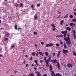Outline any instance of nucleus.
Masks as SVG:
<instances>
[{"label": "nucleus", "mask_w": 76, "mask_h": 76, "mask_svg": "<svg viewBox=\"0 0 76 76\" xmlns=\"http://www.w3.org/2000/svg\"><path fill=\"white\" fill-rule=\"evenodd\" d=\"M66 33H64V40L65 41H66V42L67 43L69 44H71V42H70V37H69V34H67L68 37H66Z\"/></svg>", "instance_id": "nucleus-1"}, {"label": "nucleus", "mask_w": 76, "mask_h": 76, "mask_svg": "<svg viewBox=\"0 0 76 76\" xmlns=\"http://www.w3.org/2000/svg\"><path fill=\"white\" fill-rule=\"evenodd\" d=\"M54 44L53 43H50L49 44H47L46 45V47H52V45H53Z\"/></svg>", "instance_id": "nucleus-2"}, {"label": "nucleus", "mask_w": 76, "mask_h": 76, "mask_svg": "<svg viewBox=\"0 0 76 76\" xmlns=\"http://www.w3.org/2000/svg\"><path fill=\"white\" fill-rule=\"evenodd\" d=\"M64 54L66 56H67V52H68V50H66L64 49L62 51Z\"/></svg>", "instance_id": "nucleus-3"}, {"label": "nucleus", "mask_w": 76, "mask_h": 76, "mask_svg": "<svg viewBox=\"0 0 76 76\" xmlns=\"http://www.w3.org/2000/svg\"><path fill=\"white\" fill-rule=\"evenodd\" d=\"M36 74H37L36 76H41V74L40 72H39L38 71H36L35 72Z\"/></svg>", "instance_id": "nucleus-4"}, {"label": "nucleus", "mask_w": 76, "mask_h": 76, "mask_svg": "<svg viewBox=\"0 0 76 76\" xmlns=\"http://www.w3.org/2000/svg\"><path fill=\"white\" fill-rule=\"evenodd\" d=\"M57 67L58 68V70L60 69V65L59 63H58L57 64Z\"/></svg>", "instance_id": "nucleus-5"}, {"label": "nucleus", "mask_w": 76, "mask_h": 76, "mask_svg": "<svg viewBox=\"0 0 76 76\" xmlns=\"http://www.w3.org/2000/svg\"><path fill=\"white\" fill-rule=\"evenodd\" d=\"M51 61V62L52 63H57V61L56 60H53V59H52L51 61Z\"/></svg>", "instance_id": "nucleus-6"}, {"label": "nucleus", "mask_w": 76, "mask_h": 76, "mask_svg": "<svg viewBox=\"0 0 76 76\" xmlns=\"http://www.w3.org/2000/svg\"><path fill=\"white\" fill-rule=\"evenodd\" d=\"M66 67H72V64H69L67 65Z\"/></svg>", "instance_id": "nucleus-7"}, {"label": "nucleus", "mask_w": 76, "mask_h": 76, "mask_svg": "<svg viewBox=\"0 0 76 76\" xmlns=\"http://www.w3.org/2000/svg\"><path fill=\"white\" fill-rule=\"evenodd\" d=\"M63 37V35L62 34H61V35H57L56 36V37L57 38H58L59 37Z\"/></svg>", "instance_id": "nucleus-8"}, {"label": "nucleus", "mask_w": 76, "mask_h": 76, "mask_svg": "<svg viewBox=\"0 0 76 76\" xmlns=\"http://www.w3.org/2000/svg\"><path fill=\"white\" fill-rule=\"evenodd\" d=\"M51 76H53L55 75V73H54V72L53 71H51Z\"/></svg>", "instance_id": "nucleus-9"}, {"label": "nucleus", "mask_w": 76, "mask_h": 76, "mask_svg": "<svg viewBox=\"0 0 76 76\" xmlns=\"http://www.w3.org/2000/svg\"><path fill=\"white\" fill-rule=\"evenodd\" d=\"M64 47L65 48H67V45H66V43H65V42H64Z\"/></svg>", "instance_id": "nucleus-10"}, {"label": "nucleus", "mask_w": 76, "mask_h": 76, "mask_svg": "<svg viewBox=\"0 0 76 76\" xmlns=\"http://www.w3.org/2000/svg\"><path fill=\"white\" fill-rule=\"evenodd\" d=\"M60 51H59L58 52V54L57 55V57H59V56H60Z\"/></svg>", "instance_id": "nucleus-11"}, {"label": "nucleus", "mask_w": 76, "mask_h": 76, "mask_svg": "<svg viewBox=\"0 0 76 76\" xmlns=\"http://www.w3.org/2000/svg\"><path fill=\"white\" fill-rule=\"evenodd\" d=\"M51 57H49L47 60V62H48V63H49V62H50V60H51Z\"/></svg>", "instance_id": "nucleus-12"}, {"label": "nucleus", "mask_w": 76, "mask_h": 76, "mask_svg": "<svg viewBox=\"0 0 76 76\" xmlns=\"http://www.w3.org/2000/svg\"><path fill=\"white\" fill-rule=\"evenodd\" d=\"M10 35V33H8L7 32H6L5 33V36L6 37L7 36V37H8V35Z\"/></svg>", "instance_id": "nucleus-13"}, {"label": "nucleus", "mask_w": 76, "mask_h": 76, "mask_svg": "<svg viewBox=\"0 0 76 76\" xmlns=\"http://www.w3.org/2000/svg\"><path fill=\"white\" fill-rule=\"evenodd\" d=\"M39 54L40 55H41L42 56H44V54L43 53L39 51Z\"/></svg>", "instance_id": "nucleus-14"}, {"label": "nucleus", "mask_w": 76, "mask_h": 76, "mask_svg": "<svg viewBox=\"0 0 76 76\" xmlns=\"http://www.w3.org/2000/svg\"><path fill=\"white\" fill-rule=\"evenodd\" d=\"M45 55H46V57H50L49 56H48V53H47V52H45Z\"/></svg>", "instance_id": "nucleus-15"}, {"label": "nucleus", "mask_w": 76, "mask_h": 76, "mask_svg": "<svg viewBox=\"0 0 76 76\" xmlns=\"http://www.w3.org/2000/svg\"><path fill=\"white\" fill-rule=\"evenodd\" d=\"M64 22V20H61L60 21V25H63V24H64V23H63Z\"/></svg>", "instance_id": "nucleus-16"}, {"label": "nucleus", "mask_w": 76, "mask_h": 76, "mask_svg": "<svg viewBox=\"0 0 76 76\" xmlns=\"http://www.w3.org/2000/svg\"><path fill=\"white\" fill-rule=\"evenodd\" d=\"M45 63H46V67H49V65H48V63H49V62H45Z\"/></svg>", "instance_id": "nucleus-17"}, {"label": "nucleus", "mask_w": 76, "mask_h": 76, "mask_svg": "<svg viewBox=\"0 0 76 76\" xmlns=\"http://www.w3.org/2000/svg\"><path fill=\"white\" fill-rule=\"evenodd\" d=\"M44 60H45V63L47 62V59L46 58V57H45L44 58Z\"/></svg>", "instance_id": "nucleus-18"}, {"label": "nucleus", "mask_w": 76, "mask_h": 76, "mask_svg": "<svg viewBox=\"0 0 76 76\" xmlns=\"http://www.w3.org/2000/svg\"><path fill=\"white\" fill-rule=\"evenodd\" d=\"M30 76H34V74L33 73H30Z\"/></svg>", "instance_id": "nucleus-19"}, {"label": "nucleus", "mask_w": 76, "mask_h": 76, "mask_svg": "<svg viewBox=\"0 0 76 76\" xmlns=\"http://www.w3.org/2000/svg\"><path fill=\"white\" fill-rule=\"evenodd\" d=\"M31 55L33 56H35V52H33L32 53Z\"/></svg>", "instance_id": "nucleus-20"}, {"label": "nucleus", "mask_w": 76, "mask_h": 76, "mask_svg": "<svg viewBox=\"0 0 76 76\" xmlns=\"http://www.w3.org/2000/svg\"><path fill=\"white\" fill-rule=\"evenodd\" d=\"M51 25L53 28H55V27H56V26H54V24H51Z\"/></svg>", "instance_id": "nucleus-21"}, {"label": "nucleus", "mask_w": 76, "mask_h": 76, "mask_svg": "<svg viewBox=\"0 0 76 76\" xmlns=\"http://www.w3.org/2000/svg\"><path fill=\"white\" fill-rule=\"evenodd\" d=\"M23 6V3H20V7H22Z\"/></svg>", "instance_id": "nucleus-22"}, {"label": "nucleus", "mask_w": 76, "mask_h": 76, "mask_svg": "<svg viewBox=\"0 0 76 76\" xmlns=\"http://www.w3.org/2000/svg\"><path fill=\"white\" fill-rule=\"evenodd\" d=\"M50 70H53V67L51 65L50 66Z\"/></svg>", "instance_id": "nucleus-23"}, {"label": "nucleus", "mask_w": 76, "mask_h": 76, "mask_svg": "<svg viewBox=\"0 0 76 76\" xmlns=\"http://www.w3.org/2000/svg\"><path fill=\"white\" fill-rule=\"evenodd\" d=\"M34 18L36 19H38V16L37 15H35L34 16Z\"/></svg>", "instance_id": "nucleus-24"}, {"label": "nucleus", "mask_w": 76, "mask_h": 76, "mask_svg": "<svg viewBox=\"0 0 76 76\" xmlns=\"http://www.w3.org/2000/svg\"><path fill=\"white\" fill-rule=\"evenodd\" d=\"M68 15H69V14H67V15H66L64 17V18H67L68 17Z\"/></svg>", "instance_id": "nucleus-25"}, {"label": "nucleus", "mask_w": 76, "mask_h": 76, "mask_svg": "<svg viewBox=\"0 0 76 76\" xmlns=\"http://www.w3.org/2000/svg\"><path fill=\"white\" fill-rule=\"evenodd\" d=\"M72 53L73 55H74V56H76V53H75L74 51H72Z\"/></svg>", "instance_id": "nucleus-26"}, {"label": "nucleus", "mask_w": 76, "mask_h": 76, "mask_svg": "<svg viewBox=\"0 0 76 76\" xmlns=\"http://www.w3.org/2000/svg\"><path fill=\"white\" fill-rule=\"evenodd\" d=\"M6 1H4V2H3V4H4V5H6Z\"/></svg>", "instance_id": "nucleus-27"}, {"label": "nucleus", "mask_w": 76, "mask_h": 76, "mask_svg": "<svg viewBox=\"0 0 76 76\" xmlns=\"http://www.w3.org/2000/svg\"><path fill=\"white\" fill-rule=\"evenodd\" d=\"M15 29L17 30L18 29V28H17V26L16 25H15L14 26Z\"/></svg>", "instance_id": "nucleus-28"}, {"label": "nucleus", "mask_w": 76, "mask_h": 76, "mask_svg": "<svg viewBox=\"0 0 76 76\" xmlns=\"http://www.w3.org/2000/svg\"><path fill=\"white\" fill-rule=\"evenodd\" d=\"M67 29L68 31H71V28H70V27H67Z\"/></svg>", "instance_id": "nucleus-29"}, {"label": "nucleus", "mask_w": 76, "mask_h": 76, "mask_svg": "<svg viewBox=\"0 0 76 76\" xmlns=\"http://www.w3.org/2000/svg\"><path fill=\"white\" fill-rule=\"evenodd\" d=\"M8 39H9L8 38H4V41H7V40H8Z\"/></svg>", "instance_id": "nucleus-30"}, {"label": "nucleus", "mask_w": 76, "mask_h": 76, "mask_svg": "<svg viewBox=\"0 0 76 76\" xmlns=\"http://www.w3.org/2000/svg\"><path fill=\"white\" fill-rule=\"evenodd\" d=\"M73 33H74V35H76V32L75 31V30H73Z\"/></svg>", "instance_id": "nucleus-31"}, {"label": "nucleus", "mask_w": 76, "mask_h": 76, "mask_svg": "<svg viewBox=\"0 0 76 76\" xmlns=\"http://www.w3.org/2000/svg\"><path fill=\"white\" fill-rule=\"evenodd\" d=\"M56 74V75H57V76H60V73H57Z\"/></svg>", "instance_id": "nucleus-32"}, {"label": "nucleus", "mask_w": 76, "mask_h": 76, "mask_svg": "<svg viewBox=\"0 0 76 76\" xmlns=\"http://www.w3.org/2000/svg\"><path fill=\"white\" fill-rule=\"evenodd\" d=\"M34 62L35 63H36V64H37V63H38V61H37V60H35Z\"/></svg>", "instance_id": "nucleus-33"}, {"label": "nucleus", "mask_w": 76, "mask_h": 76, "mask_svg": "<svg viewBox=\"0 0 76 76\" xmlns=\"http://www.w3.org/2000/svg\"><path fill=\"white\" fill-rule=\"evenodd\" d=\"M41 5V4H38L37 5V7H39V6H40V5Z\"/></svg>", "instance_id": "nucleus-34"}, {"label": "nucleus", "mask_w": 76, "mask_h": 76, "mask_svg": "<svg viewBox=\"0 0 76 76\" xmlns=\"http://www.w3.org/2000/svg\"><path fill=\"white\" fill-rule=\"evenodd\" d=\"M74 39H76V34H74Z\"/></svg>", "instance_id": "nucleus-35"}, {"label": "nucleus", "mask_w": 76, "mask_h": 76, "mask_svg": "<svg viewBox=\"0 0 76 76\" xmlns=\"http://www.w3.org/2000/svg\"><path fill=\"white\" fill-rule=\"evenodd\" d=\"M70 26H72L73 25V23H70Z\"/></svg>", "instance_id": "nucleus-36"}, {"label": "nucleus", "mask_w": 76, "mask_h": 76, "mask_svg": "<svg viewBox=\"0 0 76 76\" xmlns=\"http://www.w3.org/2000/svg\"><path fill=\"white\" fill-rule=\"evenodd\" d=\"M29 60L30 61H31V60H32V57H31L30 58H29Z\"/></svg>", "instance_id": "nucleus-37"}, {"label": "nucleus", "mask_w": 76, "mask_h": 76, "mask_svg": "<svg viewBox=\"0 0 76 76\" xmlns=\"http://www.w3.org/2000/svg\"><path fill=\"white\" fill-rule=\"evenodd\" d=\"M60 44H61V45H63V43L62 42H60Z\"/></svg>", "instance_id": "nucleus-38"}, {"label": "nucleus", "mask_w": 76, "mask_h": 76, "mask_svg": "<svg viewBox=\"0 0 76 76\" xmlns=\"http://www.w3.org/2000/svg\"><path fill=\"white\" fill-rule=\"evenodd\" d=\"M56 45L57 47H59V45H59V44H56Z\"/></svg>", "instance_id": "nucleus-39"}, {"label": "nucleus", "mask_w": 76, "mask_h": 76, "mask_svg": "<svg viewBox=\"0 0 76 76\" xmlns=\"http://www.w3.org/2000/svg\"><path fill=\"white\" fill-rule=\"evenodd\" d=\"M38 54H39L38 52H37V53L36 54V56H38Z\"/></svg>", "instance_id": "nucleus-40"}, {"label": "nucleus", "mask_w": 76, "mask_h": 76, "mask_svg": "<svg viewBox=\"0 0 76 76\" xmlns=\"http://www.w3.org/2000/svg\"><path fill=\"white\" fill-rule=\"evenodd\" d=\"M73 16H72V15H70L69 16V17L70 18H73Z\"/></svg>", "instance_id": "nucleus-41"}, {"label": "nucleus", "mask_w": 76, "mask_h": 76, "mask_svg": "<svg viewBox=\"0 0 76 76\" xmlns=\"http://www.w3.org/2000/svg\"><path fill=\"white\" fill-rule=\"evenodd\" d=\"M34 35H36L37 34V32H34Z\"/></svg>", "instance_id": "nucleus-42"}, {"label": "nucleus", "mask_w": 76, "mask_h": 76, "mask_svg": "<svg viewBox=\"0 0 76 76\" xmlns=\"http://www.w3.org/2000/svg\"><path fill=\"white\" fill-rule=\"evenodd\" d=\"M42 76H47V75L46 74H45L43 75Z\"/></svg>", "instance_id": "nucleus-43"}, {"label": "nucleus", "mask_w": 76, "mask_h": 76, "mask_svg": "<svg viewBox=\"0 0 76 76\" xmlns=\"http://www.w3.org/2000/svg\"><path fill=\"white\" fill-rule=\"evenodd\" d=\"M26 62V60H24L23 62V64H25Z\"/></svg>", "instance_id": "nucleus-44"}, {"label": "nucleus", "mask_w": 76, "mask_h": 76, "mask_svg": "<svg viewBox=\"0 0 76 76\" xmlns=\"http://www.w3.org/2000/svg\"><path fill=\"white\" fill-rule=\"evenodd\" d=\"M11 47L12 48H13V47H14V45H11Z\"/></svg>", "instance_id": "nucleus-45"}, {"label": "nucleus", "mask_w": 76, "mask_h": 76, "mask_svg": "<svg viewBox=\"0 0 76 76\" xmlns=\"http://www.w3.org/2000/svg\"><path fill=\"white\" fill-rule=\"evenodd\" d=\"M15 6H16V7H17V6H18V4H16L15 5Z\"/></svg>", "instance_id": "nucleus-46"}, {"label": "nucleus", "mask_w": 76, "mask_h": 76, "mask_svg": "<svg viewBox=\"0 0 76 76\" xmlns=\"http://www.w3.org/2000/svg\"><path fill=\"white\" fill-rule=\"evenodd\" d=\"M31 7H32V8H33V9L34 8V5H32L31 6Z\"/></svg>", "instance_id": "nucleus-47"}, {"label": "nucleus", "mask_w": 76, "mask_h": 76, "mask_svg": "<svg viewBox=\"0 0 76 76\" xmlns=\"http://www.w3.org/2000/svg\"><path fill=\"white\" fill-rule=\"evenodd\" d=\"M53 31H55L56 30V28H54L53 29Z\"/></svg>", "instance_id": "nucleus-48"}, {"label": "nucleus", "mask_w": 76, "mask_h": 76, "mask_svg": "<svg viewBox=\"0 0 76 76\" xmlns=\"http://www.w3.org/2000/svg\"><path fill=\"white\" fill-rule=\"evenodd\" d=\"M64 34H66V33H67V31H64Z\"/></svg>", "instance_id": "nucleus-49"}, {"label": "nucleus", "mask_w": 76, "mask_h": 76, "mask_svg": "<svg viewBox=\"0 0 76 76\" xmlns=\"http://www.w3.org/2000/svg\"><path fill=\"white\" fill-rule=\"evenodd\" d=\"M41 43L42 44V45H44V42H41Z\"/></svg>", "instance_id": "nucleus-50"}, {"label": "nucleus", "mask_w": 76, "mask_h": 76, "mask_svg": "<svg viewBox=\"0 0 76 76\" xmlns=\"http://www.w3.org/2000/svg\"><path fill=\"white\" fill-rule=\"evenodd\" d=\"M37 68H34V69L35 70V71H36V70H37Z\"/></svg>", "instance_id": "nucleus-51"}, {"label": "nucleus", "mask_w": 76, "mask_h": 76, "mask_svg": "<svg viewBox=\"0 0 76 76\" xmlns=\"http://www.w3.org/2000/svg\"><path fill=\"white\" fill-rule=\"evenodd\" d=\"M61 32L62 34H64V32L63 31H62Z\"/></svg>", "instance_id": "nucleus-52"}, {"label": "nucleus", "mask_w": 76, "mask_h": 76, "mask_svg": "<svg viewBox=\"0 0 76 76\" xmlns=\"http://www.w3.org/2000/svg\"><path fill=\"white\" fill-rule=\"evenodd\" d=\"M1 30H4V28H1Z\"/></svg>", "instance_id": "nucleus-53"}, {"label": "nucleus", "mask_w": 76, "mask_h": 76, "mask_svg": "<svg viewBox=\"0 0 76 76\" xmlns=\"http://www.w3.org/2000/svg\"><path fill=\"white\" fill-rule=\"evenodd\" d=\"M19 29H20V30H21V28H19V29H18V31H19Z\"/></svg>", "instance_id": "nucleus-54"}, {"label": "nucleus", "mask_w": 76, "mask_h": 76, "mask_svg": "<svg viewBox=\"0 0 76 76\" xmlns=\"http://www.w3.org/2000/svg\"><path fill=\"white\" fill-rule=\"evenodd\" d=\"M26 67H28V64H26Z\"/></svg>", "instance_id": "nucleus-55"}, {"label": "nucleus", "mask_w": 76, "mask_h": 76, "mask_svg": "<svg viewBox=\"0 0 76 76\" xmlns=\"http://www.w3.org/2000/svg\"><path fill=\"white\" fill-rule=\"evenodd\" d=\"M53 56H54V55H55V53H53Z\"/></svg>", "instance_id": "nucleus-56"}, {"label": "nucleus", "mask_w": 76, "mask_h": 76, "mask_svg": "<svg viewBox=\"0 0 76 76\" xmlns=\"http://www.w3.org/2000/svg\"><path fill=\"white\" fill-rule=\"evenodd\" d=\"M35 47H37V44H35Z\"/></svg>", "instance_id": "nucleus-57"}, {"label": "nucleus", "mask_w": 76, "mask_h": 76, "mask_svg": "<svg viewBox=\"0 0 76 76\" xmlns=\"http://www.w3.org/2000/svg\"><path fill=\"white\" fill-rule=\"evenodd\" d=\"M40 63H42V61L41 60H40Z\"/></svg>", "instance_id": "nucleus-58"}, {"label": "nucleus", "mask_w": 76, "mask_h": 76, "mask_svg": "<svg viewBox=\"0 0 76 76\" xmlns=\"http://www.w3.org/2000/svg\"><path fill=\"white\" fill-rule=\"evenodd\" d=\"M74 15H76V12H75V13H74Z\"/></svg>", "instance_id": "nucleus-59"}, {"label": "nucleus", "mask_w": 76, "mask_h": 76, "mask_svg": "<svg viewBox=\"0 0 76 76\" xmlns=\"http://www.w3.org/2000/svg\"><path fill=\"white\" fill-rule=\"evenodd\" d=\"M25 57H26V58H28V56L27 55H26L25 56Z\"/></svg>", "instance_id": "nucleus-60"}, {"label": "nucleus", "mask_w": 76, "mask_h": 76, "mask_svg": "<svg viewBox=\"0 0 76 76\" xmlns=\"http://www.w3.org/2000/svg\"><path fill=\"white\" fill-rule=\"evenodd\" d=\"M58 13L59 14H61V12H58Z\"/></svg>", "instance_id": "nucleus-61"}, {"label": "nucleus", "mask_w": 76, "mask_h": 76, "mask_svg": "<svg viewBox=\"0 0 76 76\" xmlns=\"http://www.w3.org/2000/svg\"><path fill=\"white\" fill-rule=\"evenodd\" d=\"M39 69H42V67H39Z\"/></svg>", "instance_id": "nucleus-62"}, {"label": "nucleus", "mask_w": 76, "mask_h": 76, "mask_svg": "<svg viewBox=\"0 0 76 76\" xmlns=\"http://www.w3.org/2000/svg\"><path fill=\"white\" fill-rule=\"evenodd\" d=\"M73 25H74V26H75V23H73Z\"/></svg>", "instance_id": "nucleus-63"}, {"label": "nucleus", "mask_w": 76, "mask_h": 76, "mask_svg": "<svg viewBox=\"0 0 76 76\" xmlns=\"http://www.w3.org/2000/svg\"><path fill=\"white\" fill-rule=\"evenodd\" d=\"M60 16L59 15L58 17H57V18H60Z\"/></svg>", "instance_id": "nucleus-64"}]
</instances>
